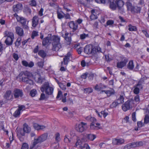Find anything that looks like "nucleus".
Returning a JSON list of instances; mask_svg holds the SVG:
<instances>
[{"label": "nucleus", "mask_w": 149, "mask_h": 149, "mask_svg": "<svg viewBox=\"0 0 149 149\" xmlns=\"http://www.w3.org/2000/svg\"><path fill=\"white\" fill-rule=\"evenodd\" d=\"M70 60V59L66 58L65 57L63 58V62L65 65H67L68 64V62Z\"/></svg>", "instance_id": "4d7b16f0"}, {"label": "nucleus", "mask_w": 149, "mask_h": 149, "mask_svg": "<svg viewBox=\"0 0 149 149\" xmlns=\"http://www.w3.org/2000/svg\"><path fill=\"white\" fill-rule=\"evenodd\" d=\"M141 8L137 6H134L130 11L132 13H140Z\"/></svg>", "instance_id": "dca6fc26"}, {"label": "nucleus", "mask_w": 149, "mask_h": 149, "mask_svg": "<svg viewBox=\"0 0 149 149\" xmlns=\"http://www.w3.org/2000/svg\"><path fill=\"white\" fill-rule=\"evenodd\" d=\"M33 127L36 130H43L46 127L44 125H40L37 123L34 124Z\"/></svg>", "instance_id": "b1692460"}, {"label": "nucleus", "mask_w": 149, "mask_h": 149, "mask_svg": "<svg viewBox=\"0 0 149 149\" xmlns=\"http://www.w3.org/2000/svg\"><path fill=\"white\" fill-rule=\"evenodd\" d=\"M14 96L15 98H18L19 97H21L23 96L22 90L18 88H15L14 89Z\"/></svg>", "instance_id": "9b49d317"}, {"label": "nucleus", "mask_w": 149, "mask_h": 149, "mask_svg": "<svg viewBox=\"0 0 149 149\" xmlns=\"http://www.w3.org/2000/svg\"><path fill=\"white\" fill-rule=\"evenodd\" d=\"M128 30L130 31H135L136 30V26H133L131 24H130L128 26Z\"/></svg>", "instance_id": "58836bf2"}, {"label": "nucleus", "mask_w": 149, "mask_h": 149, "mask_svg": "<svg viewBox=\"0 0 149 149\" xmlns=\"http://www.w3.org/2000/svg\"><path fill=\"white\" fill-rule=\"evenodd\" d=\"M113 21L111 20H109L107 21V25H111L113 24Z\"/></svg>", "instance_id": "680f3d73"}, {"label": "nucleus", "mask_w": 149, "mask_h": 149, "mask_svg": "<svg viewBox=\"0 0 149 149\" xmlns=\"http://www.w3.org/2000/svg\"><path fill=\"white\" fill-rule=\"evenodd\" d=\"M13 57L15 60L17 61L18 59V55L15 53H14L13 54Z\"/></svg>", "instance_id": "e2e57ef3"}, {"label": "nucleus", "mask_w": 149, "mask_h": 149, "mask_svg": "<svg viewBox=\"0 0 149 149\" xmlns=\"http://www.w3.org/2000/svg\"><path fill=\"white\" fill-rule=\"evenodd\" d=\"M86 137L88 139L93 141L96 138V136L94 134H86Z\"/></svg>", "instance_id": "7c9ffc66"}, {"label": "nucleus", "mask_w": 149, "mask_h": 149, "mask_svg": "<svg viewBox=\"0 0 149 149\" xmlns=\"http://www.w3.org/2000/svg\"><path fill=\"white\" fill-rule=\"evenodd\" d=\"M49 37H46L43 39L42 42V44L43 46H45L49 42Z\"/></svg>", "instance_id": "72a5a7b5"}, {"label": "nucleus", "mask_w": 149, "mask_h": 149, "mask_svg": "<svg viewBox=\"0 0 149 149\" xmlns=\"http://www.w3.org/2000/svg\"><path fill=\"white\" fill-rule=\"evenodd\" d=\"M14 38L7 37L5 41V43L8 46L11 45L13 44Z\"/></svg>", "instance_id": "5701e85b"}, {"label": "nucleus", "mask_w": 149, "mask_h": 149, "mask_svg": "<svg viewBox=\"0 0 149 149\" xmlns=\"http://www.w3.org/2000/svg\"><path fill=\"white\" fill-rule=\"evenodd\" d=\"M5 37H7L14 38V34L13 33L6 31L5 32Z\"/></svg>", "instance_id": "2f4dec72"}, {"label": "nucleus", "mask_w": 149, "mask_h": 149, "mask_svg": "<svg viewBox=\"0 0 149 149\" xmlns=\"http://www.w3.org/2000/svg\"><path fill=\"white\" fill-rule=\"evenodd\" d=\"M128 61V59L124 57H121V61L118 62L117 63V67L119 68H122L126 65Z\"/></svg>", "instance_id": "6e6552de"}, {"label": "nucleus", "mask_w": 149, "mask_h": 149, "mask_svg": "<svg viewBox=\"0 0 149 149\" xmlns=\"http://www.w3.org/2000/svg\"><path fill=\"white\" fill-rule=\"evenodd\" d=\"M14 16L16 17L17 22H20L24 29H28V26L29 21L24 17L18 16L17 14L15 13L13 14Z\"/></svg>", "instance_id": "7ed1b4c3"}, {"label": "nucleus", "mask_w": 149, "mask_h": 149, "mask_svg": "<svg viewBox=\"0 0 149 149\" xmlns=\"http://www.w3.org/2000/svg\"><path fill=\"white\" fill-rule=\"evenodd\" d=\"M149 122V116L148 115H146L144 119V123L147 124Z\"/></svg>", "instance_id": "c03bdc74"}, {"label": "nucleus", "mask_w": 149, "mask_h": 149, "mask_svg": "<svg viewBox=\"0 0 149 149\" xmlns=\"http://www.w3.org/2000/svg\"><path fill=\"white\" fill-rule=\"evenodd\" d=\"M38 55L42 58H44L46 57L47 54L46 52L43 50H40L38 52Z\"/></svg>", "instance_id": "c85d7f7f"}, {"label": "nucleus", "mask_w": 149, "mask_h": 149, "mask_svg": "<svg viewBox=\"0 0 149 149\" xmlns=\"http://www.w3.org/2000/svg\"><path fill=\"white\" fill-rule=\"evenodd\" d=\"M22 65L26 67H28L29 68H31L34 65V63L32 61H31L29 63H28L26 61L24 60L22 61Z\"/></svg>", "instance_id": "f3484780"}, {"label": "nucleus", "mask_w": 149, "mask_h": 149, "mask_svg": "<svg viewBox=\"0 0 149 149\" xmlns=\"http://www.w3.org/2000/svg\"><path fill=\"white\" fill-rule=\"evenodd\" d=\"M58 18L59 19H61L64 17V16L62 15L58 11L57 12Z\"/></svg>", "instance_id": "5fc2aeb1"}, {"label": "nucleus", "mask_w": 149, "mask_h": 149, "mask_svg": "<svg viewBox=\"0 0 149 149\" xmlns=\"http://www.w3.org/2000/svg\"><path fill=\"white\" fill-rule=\"evenodd\" d=\"M132 0H125V5L128 10L130 11L134 6L132 4Z\"/></svg>", "instance_id": "a211bd4d"}, {"label": "nucleus", "mask_w": 149, "mask_h": 149, "mask_svg": "<svg viewBox=\"0 0 149 149\" xmlns=\"http://www.w3.org/2000/svg\"><path fill=\"white\" fill-rule=\"evenodd\" d=\"M127 68L130 70H132L134 68V65L133 61H130L127 65Z\"/></svg>", "instance_id": "bb28decb"}, {"label": "nucleus", "mask_w": 149, "mask_h": 149, "mask_svg": "<svg viewBox=\"0 0 149 149\" xmlns=\"http://www.w3.org/2000/svg\"><path fill=\"white\" fill-rule=\"evenodd\" d=\"M134 100L136 102H139L140 101L139 96V95H137L134 98Z\"/></svg>", "instance_id": "052dcab7"}, {"label": "nucleus", "mask_w": 149, "mask_h": 149, "mask_svg": "<svg viewBox=\"0 0 149 149\" xmlns=\"http://www.w3.org/2000/svg\"><path fill=\"white\" fill-rule=\"evenodd\" d=\"M143 144L142 141L131 143L126 145L124 147V149H130L131 148L141 146L143 145Z\"/></svg>", "instance_id": "0eeeda50"}, {"label": "nucleus", "mask_w": 149, "mask_h": 149, "mask_svg": "<svg viewBox=\"0 0 149 149\" xmlns=\"http://www.w3.org/2000/svg\"><path fill=\"white\" fill-rule=\"evenodd\" d=\"M30 4L31 6H36V1L35 0H31L30 1Z\"/></svg>", "instance_id": "864d4df0"}, {"label": "nucleus", "mask_w": 149, "mask_h": 149, "mask_svg": "<svg viewBox=\"0 0 149 149\" xmlns=\"http://www.w3.org/2000/svg\"><path fill=\"white\" fill-rule=\"evenodd\" d=\"M36 93V90L35 89H33L30 91V95L31 96L33 97L35 96Z\"/></svg>", "instance_id": "ea45409f"}, {"label": "nucleus", "mask_w": 149, "mask_h": 149, "mask_svg": "<svg viewBox=\"0 0 149 149\" xmlns=\"http://www.w3.org/2000/svg\"><path fill=\"white\" fill-rule=\"evenodd\" d=\"M103 92H104L106 94L107 96L108 97H109L111 95L114 94L115 93L114 91H111L102 90L101 91L100 93H103Z\"/></svg>", "instance_id": "c756f323"}, {"label": "nucleus", "mask_w": 149, "mask_h": 149, "mask_svg": "<svg viewBox=\"0 0 149 149\" xmlns=\"http://www.w3.org/2000/svg\"><path fill=\"white\" fill-rule=\"evenodd\" d=\"M23 130L25 132L29 133L31 131V129L27 124H25L24 125Z\"/></svg>", "instance_id": "473e14b6"}, {"label": "nucleus", "mask_w": 149, "mask_h": 149, "mask_svg": "<svg viewBox=\"0 0 149 149\" xmlns=\"http://www.w3.org/2000/svg\"><path fill=\"white\" fill-rule=\"evenodd\" d=\"M11 91L10 90L7 91L3 95V97L5 99H7L9 100V97L11 94Z\"/></svg>", "instance_id": "cd10ccee"}, {"label": "nucleus", "mask_w": 149, "mask_h": 149, "mask_svg": "<svg viewBox=\"0 0 149 149\" xmlns=\"http://www.w3.org/2000/svg\"><path fill=\"white\" fill-rule=\"evenodd\" d=\"M43 11V9L42 8H41L40 9V10L39 11L38 14L40 16H42L43 15L42 13Z\"/></svg>", "instance_id": "0e129e2a"}, {"label": "nucleus", "mask_w": 149, "mask_h": 149, "mask_svg": "<svg viewBox=\"0 0 149 149\" xmlns=\"http://www.w3.org/2000/svg\"><path fill=\"white\" fill-rule=\"evenodd\" d=\"M112 141L113 145H118L123 144L124 143V140L122 138L120 139L115 138L112 140Z\"/></svg>", "instance_id": "4468645a"}, {"label": "nucleus", "mask_w": 149, "mask_h": 149, "mask_svg": "<svg viewBox=\"0 0 149 149\" xmlns=\"http://www.w3.org/2000/svg\"><path fill=\"white\" fill-rule=\"evenodd\" d=\"M25 132L24 130L22 129H19L17 131V136H24L25 135Z\"/></svg>", "instance_id": "e433bc0d"}, {"label": "nucleus", "mask_w": 149, "mask_h": 149, "mask_svg": "<svg viewBox=\"0 0 149 149\" xmlns=\"http://www.w3.org/2000/svg\"><path fill=\"white\" fill-rule=\"evenodd\" d=\"M134 105V100L132 99L128 100L123 104L122 109L125 111L132 109Z\"/></svg>", "instance_id": "39448f33"}, {"label": "nucleus", "mask_w": 149, "mask_h": 149, "mask_svg": "<svg viewBox=\"0 0 149 149\" xmlns=\"http://www.w3.org/2000/svg\"><path fill=\"white\" fill-rule=\"evenodd\" d=\"M38 35V32L36 31H33L32 34L31 38L33 39L34 37Z\"/></svg>", "instance_id": "49530a36"}, {"label": "nucleus", "mask_w": 149, "mask_h": 149, "mask_svg": "<svg viewBox=\"0 0 149 149\" xmlns=\"http://www.w3.org/2000/svg\"><path fill=\"white\" fill-rule=\"evenodd\" d=\"M37 65L40 68H42L43 65V63L42 61L39 62L38 63Z\"/></svg>", "instance_id": "69168bd1"}, {"label": "nucleus", "mask_w": 149, "mask_h": 149, "mask_svg": "<svg viewBox=\"0 0 149 149\" xmlns=\"http://www.w3.org/2000/svg\"><path fill=\"white\" fill-rule=\"evenodd\" d=\"M93 46L91 45H86L84 48V52L87 54H93Z\"/></svg>", "instance_id": "f8f14e48"}, {"label": "nucleus", "mask_w": 149, "mask_h": 149, "mask_svg": "<svg viewBox=\"0 0 149 149\" xmlns=\"http://www.w3.org/2000/svg\"><path fill=\"white\" fill-rule=\"evenodd\" d=\"M45 94L43 93H42L41 95L40 98V100H44L45 99Z\"/></svg>", "instance_id": "338daca9"}, {"label": "nucleus", "mask_w": 149, "mask_h": 149, "mask_svg": "<svg viewBox=\"0 0 149 149\" xmlns=\"http://www.w3.org/2000/svg\"><path fill=\"white\" fill-rule=\"evenodd\" d=\"M120 104L116 100H115L111 104L110 107L111 108H113L116 107Z\"/></svg>", "instance_id": "f704fd0d"}, {"label": "nucleus", "mask_w": 149, "mask_h": 149, "mask_svg": "<svg viewBox=\"0 0 149 149\" xmlns=\"http://www.w3.org/2000/svg\"><path fill=\"white\" fill-rule=\"evenodd\" d=\"M109 3V8L112 10H115L117 7L116 3H114L113 0H112Z\"/></svg>", "instance_id": "393cba45"}, {"label": "nucleus", "mask_w": 149, "mask_h": 149, "mask_svg": "<svg viewBox=\"0 0 149 149\" xmlns=\"http://www.w3.org/2000/svg\"><path fill=\"white\" fill-rule=\"evenodd\" d=\"M144 82L143 80L142 81L141 80H140L137 84L136 85L137 87L139 86L140 85H141Z\"/></svg>", "instance_id": "774afa93"}, {"label": "nucleus", "mask_w": 149, "mask_h": 149, "mask_svg": "<svg viewBox=\"0 0 149 149\" xmlns=\"http://www.w3.org/2000/svg\"><path fill=\"white\" fill-rule=\"evenodd\" d=\"M48 135L47 134H43L39 136L34 138L33 143L30 146L29 149H36L38 146L36 145L38 143H41L45 141L47 139Z\"/></svg>", "instance_id": "f257e3e1"}, {"label": "nucleus", "mask_w": 149, "mask_h": 149, "mask_svg": "<svg viewBox=\"0 0 149 149\" xmlns=\"http://www.w3.org/2000/svg\"><path fill=\"white\" fill-rule=\"evenodd\" d=\"M105 56L106 61L108 62L110 61L113 59V58L110 57L109 54H108L107 55H105Z\"/></svg>", "instance_id": "09e8293b"}, {"label": "nucleus", "mask_w": 149, "mask_h": 149, "mask_svg": "<svg viewBox=\"0 0 149 149\" xmlns=\"http://www.w3.org/2000/svg\"><path fill=\"white\" fill-rule=\"evenodd\" d=\"M125 99L124 95H120L117 99L116 100L120 104L123 103L124 102Z\"/></svg>", "instance_id": "a878e982"}, {"label": "nucleus", "mask_w": 149, "mask_h": 149, "mask_svg": "<svg viewBox=\"0 0 149 149\" xmlns=\"http://www.w3.org/2000/svg\"><path fill=\"white\" fill-rule=\"evenodd\" d=\"M93 89L91 88H85L84 89V92L86 93L89 94L92 92Z\"/></svg>", "instance_id": "4c0bfd02"}, {"label": "nucleus", "mask_w": 149, "mask_h": 149, "mask_svg": "<svg viewBox=\"0 0 149 149\" xmlns=\"http://www.w3.org/2000/svg\"><path fill=\"white\" fill-rule=\"evenodd\" d=\"M59 86L62 90H65L66 89L65 85H63V84L61 83L59 84Z\"/></svg>", "instance_id": "3c124183"}, {"label": "nucleus", "mask_w": 149, "mask_h": 149, "mask_svg": "<svg viewBox=\"0 0 149 149\" xmlns=\"http://www.w3.org/2000/svg\"><path fill=\"white\" fill-rule=\"evenodd\" d=\"M16 33L20 36H22L24 35V32L23 29L19 26H17L15 27Z\"/></svg>", "instance_id": "6ab92c4d"}, {"label": "nucleus", "mask_w": 149, "mask_h": 149, "mask_svg": "<svg viewBox=\"0 0 149 149\" xmlns=\"http://www.w3.org/2000/svg\"><path fill=\"white\" fill-rule=\"evenodd\" d=\"M13 11L17 14L19 11L22 9V4L21 3H19L16 5H14L13 6Z\"/></svg>", "instance_id": "ddd939ff"}, {"label": "nucleus", "mask_w": 149, "mask_h": 149, "mask_svg": "<svg viewBox=\"0 0 149 149\" xmlns=\"http://www.w3.org/2000/svg\"><path fill=\"white\" fill-rule=\"evenodd\" d=\"M88 36V34H86L84 33L83 34H81L80 35V38L81 39H84L86 37H87Z\"/></svg>", "instance_id": "6e6d98bb"}, {"label": "nucleus", "mask_w": 149, "mask_h": 149, "mask_svg": "<svg viewBox=\"0 0 149 149\" xmlns=\"http://www.w3.org/2000/svg\"><path fill=\"white\" fill-rule=\"evenodd\" d=\"M107 87V86L102 83L99 84H96L95 87L94 89L95 90L100 91L102 89H104Z\"/></svg>", "instance_id": "412c9836"}, {"label": "nucleus", "mask_w": 149, "mask_h": 149, "mask_svg": "<svg viewBox=\"0 0 149 149\" xmlns=\"http://www.w3.org/2000/svg\"><path fill=\"white\" fill-rule=\"evenodd\" d=\"M40 90L42 92L45 91L47 94L51 95L53 93V88L49 86L48 83L46 82L42 85Z\"/></svg>", "instance_id": "20e7f679"}, {"label": "nucleus", "mask_w": 149, "mask_h": 149, "mask_svg": "<svg viewBox=\"0 0 149 149\" xmlns=\"http://www.w3.org/2000/svg\"><path fill=\"white\" fill-rule=\"evenodd\" d=\"M100 114L102 115V116L103 115L104 118H105L108 115V113L106 112L105 110L101 111L100 112Z\"/></svg>", "instance_id": "8fccbe9b"}, {"label": "nucleus", "mask_w": 149, "mask_h": 149, "mask_svg": "<svg viewBox=\"0 0 149 149\" xmlns=\"http://www.w3.org/2000/svg\"><path fill=\"white\" fill-rule=\"evenodd\" d=\"M38 16H35L32 19V26L33 27H36L38 24Z\"/></svg>", "instance_id": "4be33fe9"}, {"label": "nucleus", "mask_w": 149, "mask_h": 149, "mask_svg": "<svg viewBox=\"0 0 149 149\" xmlns=\"http://www.w3.org/2000/svg\"><path fill=\"white\" fill-rule=\"evenodd\" d=\"M90 121L92 122L90 126V128L91 129L97 130L99 128L98 127L95 125V123L96 122V118L92 117L90 120Z\"/></svg>", "instance_id": "2eb2a0df"}, {"label": "nucleus", "mask_w": 149, "mask_h": 149, "mask_svg": "<svg viewBox=\"0 0 149 149\" xmlns=\"http://www.w3.org/2000/svg\"><path fill=\"white\" fill-rule=\"evenodd\" d=\"M86 123L81 122L80 124L76 127V130L78 132H82L86 129Z\"/></svg>", "instance_id": "1a4fd4ad"}, {"label": "nucleus", "mask_w": 149, "mask_h": 149, "mask_svg": "<svg viewBox=\"0 0 149 149\" xmlns=\"http://www.w3.org/2000/svg\"><path fill=\"white\" fill-rule=\"evenodd\" d=\"M60 38L58 36H54L53 37V51H58L61 47V45L60 43Z\"/></svg>", "instance_id": "f03ea898"}, {"label": "nucleus", "mask_w": 149, "mask_h": 149, "mask_svg": "<svg viewBox=\"0 0 149 149\" xmlns=\"http://www.w3.org/2000/svg\"><path fill=\"white\" fill-rule=\"evenodd\" d=\"M117 6L120 11H121L122 13H124L125 11L122 7L124 4V2L123 0H116L115 1ZM121 12V11H120Z\"/></svg>", "instance_id": "9d476101"}, {"label": "nucleus", "mask_w": 149, "mask_h": 149, "mask_svg": "<svg viewBox=\"0 0 149 149\" xmlns=\"http://www.w3.org/2000/svg\"><path fill=\"white\" fill-rule=\"evenodd\" d=\"M55 137V140L56 141H59L60 140V134L59 133L56 134Z\"/></svg>", "instance_id": "13d9d810"}, {"label": "nucleus", "mask_w": 149, "mask_h": 149, "mask_svg": "<svg viewBox=\"0 0 149 149\" xmlns=\"http://www.w3.org/2000/svg\"><path fill=\"white\" fill-rule=\"evenodd\" d=\"M65 40L68 42L67 44L70 45L71 42V38L70 36L64 37Z\"/></svg>", "instance_id": "a19ab883"}, {"label": "nucleus", "mask_w": 149, "mask_h": 149, "mask_svg": "<svg viewBox=\"0 0 149 149\" xmlns=\"http://www.w3.org/2000/svg\"><path fill=\"white\" fill-rule=\"evenodd\" d=\"M133 92L136 94H138L139 93V89L137 87H136L133 91Z\"/></svg>", "instance_id": "603ef678"}, {"label": "nucleus", "mask_w": 149, "mask_h": 149, "mask_svg": "<svg viewBox=\"0 0 149 149\" xmlns=\"http://www.w3.org/2000/svg\"><path fill=\"white\" fill-rule=\"evenodd\" d=\"M20 113V111L17 109L14 113L13 116L15 117H17L19 115Z\"/></svg>", "instance_id": "37998d69"}, {"label": "nucleus", "mask_w": 149, "mask_h": 149, "mask_svg": "<svg viewBox=\"0 0 149 149\" xmlns=\"http://www.w3.org/2000/svg\"><path fill=\"white\" fill-rule=\"evenodd\" d=\"M101 50V49L100 47H94L93 46V54H95L97 52H102Z\"/></svg>", "instance_id": "c9c22d12"}, {"label": "nucleus", "mask_w": 149, "mask_h": 149, "mask_svg": "<svg viewBox=\"0 0 149 149\" xmlns=\"http://www.w3.org/2000/svg\"><path fill=\"white\" fill-rule=\"evenodd\" d=\"M22 81L26 83L29 84L30 85H33V80L29 79V78L28 77H22Z\"/></svg>", "instance_id": "aec40b11"}, {"label": "nucleus", "mask_w": 149, "mask_h": 149, "mask_svg": "<svg viewBox=\"0 0 149 149\" xmlns=\"http://www.w3.org/2000/svg\"><path fill=\"white\" fill-rule=\"evenodd\" d=\"M21 40V39L20 38H18L17 39L16 41L15 42V45L16 46L18 47L20 45Z\"/></svg>", "instance_id": "de8ad7c7"}, {"label": "nucleus", "mask_w": 149, "mask_h": 149, "mask_svg": "<svg viewBox=\"0 0 149 149\" xmlns=\"http://www.w3.org/2000/svg\"><path fill=\"white\" fill-rule=\"evenodd\" d=\"M82 20L79 19L77 21V22H74L73 21H70L68 23V25L69 26L70 28L72 30V32H74L78 29V23L79 24L81 23Z\"/></svg>", "instance_id": "423d86ee"}, {"label": "nucleus", "mask_w": 149, "mask_h": 149, "mask_svg": "<svg viewBox=\"0 0 149 149\" xmlns=\"http://www.w3.org/2000/svg\"><path fill=\"white\" fill-rule=\"evenodd\" d=\"M132 120L134 122L136 121V113L135 112H134L132 114Z\"/></svg>", "instance_id": "bf43d9fd"}, {"label": "nucleus", "mask_w": 149, "mask_h": 149, "mask_svg": "<svg viewBox=\"0 0 149 149\" xmlns=\"http://www.w3.org/2000/svg\"><path fill=\"white\" fill-rule=\"evenodd\" d=\"M82 141L80 139L79 137H77V142L75 144L76 146H77L79 145H80L82 144Z\"/></svg>", "instance_id": "79ce46f5"}, {"label": "nucleus", "mask_w": 149, "mask_h": 149, "mask_svg": "<svg viewBox=\"0 0 149 149\" xmlns=\"http://www.w3.org/2000/svg\"><path fill=\"white\" fill-rule=\"evenodd\" d=\"M29 146L28 144L26 143H23L21 149H28Z\"/></svg>", "instance_id": "a18cd8bd"}]
</instances>
